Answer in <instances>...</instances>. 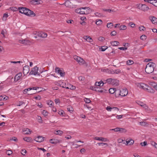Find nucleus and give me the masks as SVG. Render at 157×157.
<instances>
[{"instance_id":"14","label":"nucleus","mask_w":157,"mask_h":157,"mask_svg":"<svg viewBox=\"0 0 157 157\" xmlns=\"http://www.w3.org/2000/svg\"><path fill=\"white\" fill-rule=\"evenodd\" d=\"M28 11H27L28 14H27L26 15L31 17H34L36 16V14L33 11L29 9Z\"/></svg>"},{"instance_id":"2","label":"nucleus","mask_w":157,"mask_h":157,"mask_svg":"<svg viewBox=\"0 0 157 157\" xmlns=\"http://www.w3.org/2000/svg\"><path fill=\"white\" fill-rule=\"evenodd\" d=\"M116 91L119 94V95L122 97L126 96L128 92V90L126 88L121 90H118Z\"/></svg>"},{"instance_id":"21","label":"nucleus","mask_w":157,"mask_h":157,"mask_svg":"<svg viewBox=\"0 0 157 157\" xmlns=\"http://www.w3.org/2000/svg\"><path fill=\"white\" fill-rule=\"evenodd\" d=\"M117 91V90H116V88H111L109 89V92L111 94H113L114 93L116 94L117 93V92L116 91Z\"/></svg>"},{"instance_id":"47","label":"nucleus","mask_w":157,"mask_h":157,"mask_svg":"<svg viewBox=\"0 0 157 157\" xmlns=\"http://www.w3.org/2000/svg\"><path fill=\"white\" fill-rule=\"evenodd\" d=\"M84 101L86 103H89L91 102L90 99L88 98H84Z\"/></svg>"},{"instance_id":"54","label":"nucleus","mask_w":157,"mask_h":157,"mask_svg":"<svg viewBox=\"0 0 157 157\" xmlns=\"http://www.w3.org/2000/svg\"><path fill=\"white\" fill-rule=\"evenodd\" d=\"M95 15L96 16H97L98 17H101L102 16V14L101 13H99L98 12L95 13H94Z\"/></svg>"},{"instance_id":"1","label":"nucleus","mask_w":157,"mask_h":157,"mask_svg":"<svg viewBox=\"0 0 157 157\" xmlns=\"http://www.w3.org/2000/svg\"><path fill=\"white\" fill-rule=\"evenodd\" d=\"M155 64V63L150 62L146 65L145 69V71L147 74H150L152 73L154 70Z\"/></svg>"},{"instance_id":"59","label":"nucleus","mask_w":157,"mask_h":157,"mask_svg":"<svg viewBox=\"0 0 157 157\" xmlns=\"http://www.w3.org/2000/svg\"><path fill=\"white\" fill-rule=\"evenodd\" d=\"M55 101L56 104H57L58 103H60V101L59 99L57 98L55 99Z\"/></svg>"},{"instance_id":"26","label":"nucleus","mask_w":157,"mask_h":157,"mask_svg":"<svg viewBox=\"0 0 157 157\" xmlns=\"http://www.w3.org/2000/svg\"><path fill=\"white\" fill-rule=\"evenodd\" d=\"M110 43L112 45L115 46H118L120 44L119 42L117 41H111Z\"/></svg>"},{"instance_id":"51","label":"nucleus","mask_w":157,"mask_h":157,"mask_svg":"<svg viewBox=\"0 0 157 157\" xmlns=\"http://www.w3.org/2000/svg\"><path fill=\"white\" fill-rule=\"evenodd\" d=\"M29 89H30V87L24 90L23 91V93L24 94H26L27 93L28 91L31 90H29Z\"/></svg>"},{"instance_id":"33","label":"nucleus","mask_w":157,"mask_h":157,"mask_svg":"<svg viewBox=\"0 0 157 157\" xmlns=\"http://www.w3.org/2000/svg\"><path fill=\"white\" fill-rule=\"evenodd\" d=\"M23 140L25 141H26L28 142H29L31 140V138L30 137H25L23 139Z\"/></svg>"},{"instance_id":"27","label":"nucleus","mask_w":157,"mask_h":157,"mask_svg":"<svg viewBox=\"0 0 157 157\" xmlns=\"http://www.w3.org/2000/svg\"><path fill=\"white\" fill-rule=\"evenodd\" d=\"M104 90L105 91L106 90L100 87H97L96 91L102 93L104 92Z\"/></svg>"},{"instance_id":"31","label":"nucleus","mask_w":157,"mask_h":157,"mask_svg":"<svg viewBox=\"0 0 157 157\" xmlns=\"http://www.w3.org/2000/svg\"><path fill=\"white\" fill-rule=\"evenodd\" d=\"M113 79V78H107L106 80L105 81L108 84L111 85Z\"/></svg>"},{"instance_id":"63","label":"nucleus","mask_w":157,"mask_h":157,"mask_svg":"<svg viewBox=\"0 0 157 157\" xmlns=\"http://www.w3.org/2000/svg\"><path fill=\"white\" fill-rule=\"evenodd\" d=\"M27 151L25 149H22L21 150V154L24 155H25V154L26 153Z\"/></svg>"},{"instance_id":"49","label":"nucleus","mask_w":157,"mask_h":157,"mask_svg":"<svg viewBox=\"0 0 157 157\" xmlns=\"http://www.w3.org/2000/svg\"><path fill=\"white\" fill-rule=\"evenodd\" d=\"M102 21L101 20H99L98 21H97L96 22V24L97 25H100L102 24Z\"/></svg>"},{"instance_id":"48","label":"nucleus","mask_w":157,"mask_h":157,"mask_svg":"<svg viewBox=\"0 0 157 157\" xmlns=\"http://www.w3.org/2000/svg\"><path fill=\"white\" fill-rule=\"evenodd\" d=\"M139 30L140 31H145L146 30V28L143 26H141L139 27Z\"/></svg>"},{"instance_id":"44","label":"nucleus","mask_w":157,"mask_h":157,"mask_svg":"<svg viewBox=\"0 0 157 157\" xmlns=\"http://www.w3.org/2000/svg\"><path fill=\"white\" fill-rule=\"evenodd\" d=\"M107 70L108 71V72L110 74H115V72L114 71V70L111 69L110 70H109L108 69H107Z\"/></svg>"},{"instance_id":"18","label":"nucleus","mask_w":157,"mask_h":157,"mask_svg":"<svg viewBox=\"0 0 157 157\" xmlns=\"http://www.w3.org/2000/svg\"><path fill=\"white\" fill-rule=\"evenodd\" d=\"M84 39L89 42H92L93 41V40L90 36H85L84 37Z\"/></svg>"},{"instance_id":"23","label":"nucleus","mask_w":157,"mask_h":157,"mask_svg":"<svg viewBox=\"0 0 157 157\" xmlns=\"http://www.w3.org/2000/svg\"><path fill=\"white\" fill-rule=\"evenodd\" d=\"M5 83L6 84V86H8L11 85L12 82L11 79L10 78H8L5 82Z\"/></svg>"},{"instance_id":"64","label":"nucleus","mask_w":157,"mask_h":157,"mask_svg":"<svg viewBox=\"0 0 157 157\" xmlns=\"http://www.w3.org/2000/svg\"><path fill=\"white\" fill-rule=\"evenodd\" d=\"M145 109L148 110V107L146 104H144V105L143 106Z\"/></svg>"},{"instance_id":"17","label":"nucleus","mask_w":157,"mask_h":157,"mask_svg":"<svg viewBox=\"0 0 157 157\" xmlns=\"http://www.w3.org/2000/svg\"><path fill=\"white\" fill-rule=\"evenodd\" d=\"M22 76L21 73H19L17 74L14 77V80L16 81H18Z\"/></svg>"},{"instance_id":"28","label":"nucleus","mask_w":157,"mask_h":157,"mask_svg":"<svg viewBox=\"0 0 157 157\" xmlns=\"http://www.w3.org/2000/svg\"><path fill=\"white\" fill-rule=\"evenodd\" d=\"M149 85L151 86L153 88L155 89L156 86L157 85V83L153 81L150 82Z\"/></svg>"},{"instance_id":"4","label":"nucleus","mask_w":157,"mask_h":157,"mask_svg":"<svg viewBox=\"0 0 157 157\" xmlns=\"http://www.w3.org/2000/svg\"><path fill=\"white\" fill-rule=\"evenodd\" d=\"M74 59L80 65H83L86 63V62L85 60L82 58L76 56H74Z\"/></svg>"},{"instance_id":"58","label":"nucleus","mask_w":157,"mask_h":157,"mask_svg":"<svg viewBox=\"0 0 157 157\" xmlns=\"http://www.w3.org/2000/svg\"><path fill=\"white\" fill-rule=\"evenodd\" d=\"M7 98L8 97H4V96L3 97L2 96H0V99L1 100H6L7 99Z\"/></svg>"},{"instance_id":"34","label":"nucleus","mask_w":157,"mask_h":157,"mask_svg":"<svg viewBox=\"0 0 157 157\" xmlns=\"http://www.w3.org/2000/svg\"><path fill=\"white\" fill-rule=\"evenodd\" d=\"M85 10L83 11V10H81L80 12V14H87L88 13V10L86 9Z\"/></svg>"},{"instance_id":"45","label":"nucleus","mask_w":157,"mask_h":157,"mask_svg":"<svg viewBox=\"0 0 157 157\" xmlns=\"http://www.w3.org/2000/svg\"><path fill=\"white\" fill-rule=\"evenodd\" d=\"M113 26V24L112 23H108L107 24V26L108 28H111Z\"/></svg>"},{"instance_id":"39","label":"nucleus","mask_w":157,"mask_h":157,"mask_svg":"<svg viewBox=\"0 0 157 157\" xmlns=\"http://www.w3.org/2000/svg\"><path fill=\"white\" fill-rule=\"evenodd\" d=\"M151 145L154 146L155 148L157 149V144L154 141H151Z\"/></svg>"},{"instance_id":"16","label":"nucleus","mask_w":157,"mask_h":157,"mask_svg":"<svg viewBox=\"0 0 157 157\" xmlns=\"http://www.w3.org/2000/svg\"><path fill=\"white\" fill-rule=\"evenodd\" d=\"M119 81L117 79H113L111 85L114 86H117L119 85Z\"/></svg>"},{"instance_id":"40","label":"nucleus","mask_w":157,"mask_h":157,"mask_svg":"<svg viewBox=\"0 0 157 157\" xmlns=\"http://www.w3.org/2000/svg\"><path fill=\"white\" fill-rule=\"evenodd\" d=\"M134 63V62L131 60H129L126 62V64L127 65H130Z\"/></svg>"},{"instance_id":"50","label":"nucleus","mask_w":157,"mask_h":157,"mask_svg":"<svg viewBox=\"0 0 157 157\" xmlns=\"http://www.w3.org/2000/svg\"><path fill=\"white\" fill-rule=\"evenodd\" d=\"M37 119L38 122L40 123L43 122V121L41 117L38 116L37 117Z\"/></svg>"},{"instance_id":"11","label":"nucleus","mask_w":157,"mask_h":157,"mask_svg":"<svg viewBox=\"0 0 157 157\" xmlns=\"http://www.w3.org/2000/svg\"><path fill=\"white\" fill-rule=\"evenodd\" d=\"M149 19L153 24H155L157 23V18L153 16H150L149 17Z\"/></svg>"},{"instance_id":"61","label":"nucleus","mask_w":157,"mask_h":157,"mask_svg":"<svg viewBox=\"0 0 157 157\" xmlns=\"http://www.w3.org/2000/svg\"><path fill=\"white\" fill-rule=\"evenodd\" d=\"M98 40L99 41L102 42L105 40V38L103 37H100L98 38Z\"/></svg>"},{"instance_id":"36","label":"nucleus","mask_w":157,"mask_h":157,"mask_svg":"<svg viewBox=\"0 0 157 157\" xmlns=\"http://www.w3.org/2000/svg\"><path fill=\"white\" fill-rule=\"evenodd\" d=\"M108 48V47L106 46H103L101 47V48H99V50H101V51L104 52Z\"/></svg>"},{"instance_id":"12","label":"nucleus","mask_w":157,"mask_h":157,"mask_svg":"<svg viewBox=\"0 0 157 157\" xmlns=\"http://www.w3.org/2000/svg\"><path fill=\"white\" fill-rule=\"evenodd\" d=\"M63 83H62V86H61V84L60 85V86H62L63 88H65L67 89H70L71 90H75V87L72 85L70 84L68 86H64V85L63 86Z\"/></svg>"},{"instance_id":"35","label":"nucleus","mask_w":157,"mask_h":157,"mask_svg":"<svg viewBox=\"0 0 157 157\" xmlns=\"http://www.w3.org/2000/svg\"><path fill=\"white\" fill-rule=\"evenodd\" d=\"M120 30H125L127 29V27L125 25H121L119 27Z\"/></svg>"},{"instance_id":"30","label":"nucleus","mask_w":157,"mask_h":157,"mask_svg":"<svg viewBox=\"0 0 157 157\" xmlns=\"http://www.w3.org/2000/svg\"><path fill=\"white\" fill-rule=\"evenodd\" d=\"M63 133V132L61 130H58L54 132V133L56 135H62Z\"/></svg>"},{"instance_id":"43","label":"nucleus","mask_w":157,"mask_h":157,"mask_svg":"<svg viewBox=\"0 0 157 157\" xmlns=\"http://www.w3.org/2000/svg\"><path fill=\"white\" fill-rule=\"evenodd\" d=\"M29 3L31 5H36V0H30L29 1Z\"/></svg>"},{"instance_id":"20","label":"nucleus","mask_w":157,"mask_h":157,"mask_svg":"<svg viewBox=\"0 0 157 157\" xmlns=\"http://www.w3.org/2000/svg\"><path fill=\"white\" fill-rule=\"evenodd\" d=\"M134 143V141L132 139H130L127 140L126 141V145H132Z\"/></svg>"},{"instance_id":"3","label":"nucleus","mask_w":157,"mask_h":157,"mask_svg":"<svg viewBox=\"0 0 157 157\" xmlns=\"http://www.w3.org/2000/svg\"><path fill=\"white\" fill-rule=\"evenodd\" d=\"M39 68L37 66H35L29 72L30 75H37L38 76H40V74L39 72H38Z\"/></svg>"},{"instance_id":"24","label":"nucleus","mask_w":157,"mask_h":157,"mask_svg":"<svg viewBox=\"0 0 157 157\" xmlns=\"http://www.w3.org/2000/svg\"><path fill=\"white\" fill-rule=\"evenodd\" d=\"M19 42V43L22 44H26L27 43H29V40L26 39H22L20 40Z\"/></svg>"},{"instance_id":"32","label":"nucleus","mask_w":157,"mask_h":157,"mask_svg":"<svg viewBox=\"0 0 157 157\" xmlns=\"http://www.w3.org/2000/svg\"><path fill=\"white\" fill-rule=\"evenodd\" d=\"M47 103L48 105H49L50 107H52L53 106V102L51 100H48L47 101Z\"/></svg>"},{"instance_id":"57","label":"nucleus","mask_w":157,"mask_h":157,"mask_svg":"<svg viewBox=\"0 0 157 157\" xmlns=\"http://www.w3.org/2000/svg\"><path fill=\"white\" fill-rule=\"evenodd\" d=\"M156 0H150L149 3L154 5V3L156 2Z\"/></svg>"},{"instance_id":"52","label":"nucleus","mask_w":157,"mask_h":157,"mask_svg":"<svg viewBox=\"0 0 157 157\" xmlns=\"http://www.w3.org/2000/svg\"><path fill=\"white\" fill-rule=\"evenodd\" d=\"M98 145L99 146L101 145V146H103L104 145H106V146H108L107 144L106 143H102V142L98 143Z\"/></svg>"},{"instance_id":"41","label":"nucleus","mask_w":157,"mask_h":157,"mask_svg":"<svg viewBox=\"0 0 157 157\" xmlns=\"http://www.w3.org/2000/svg\"><path fill=\"white\" fill-rule=\"evenodd\" d=\"M23 9H24V11L23 12V14H24L25 15L28 14L27 11H28V10H29V9L26 8V7L22 8Z\"/></svg>"},{"instance_id":"15","label":"nucleus","mask_w":157,"mask_h":157,"mask_svg":"<svg viewBox=\"0 0 157 157\" xmlns=\"http://www.w3.org/2000/svg\"><path fill=\"white\" fill-rule=\"evenodd\" d=\"M148 92L151 93H154L155 92V90L152 88L150 87L148 85H147V87L146 88L145 90Z\"/></svg>"},{"instance_id":"60","label":"nucleus","mask_w":157,"mask_h":157,"mask_svg":"<svg viewBox=\"0 0 157 157\" xmlns=\"http://www.w3.org/2000/svg\"><path fill=\"white\" fill-rule=\"evenodd\" d=\"M137 103L138 105H140L142 107L144 105V103L143 102L140 101H138Z\"/></svg>"},{"instance_id":"25","label":"nucleus","mask_w":157,"mask_h":157,"mask_svg":"<svg viewBox=\"0 0 157 157\" xmlns=\"http://www.w3.org/2000/svg\"><path fill=\"white\" fill-rule=\"evenodd\" d=\"M104 84V83L102 81H101L99 82H96L95 83V85L96 86L100 87L102 86Z\"/></svg>"},{"instance_id":"8","label":"nucleus","mask_w":157,"mask_h":157,"mask_svg":"<svg viewBox=\"0 0 157 157\" xmlns=\"http://www.w3.org/2000/svg\"><path fill=\"white\" fill-rule=\"evenodd\" d=\"M30 68L28 66H26L23 68V73L24 75L27 74L29 71Z\"/></svg>"},{"instance_id":"42","label":"nucleus","mask_w":157,"mask_h":157,"mask_svg":"<svg viewBox=\"0 0 157 157\" xmlns=\"http://www.w3.org/2000/svg\"><path fill=\"white\" fill-rule=\"evenodd\" d=\"M48 112L45 110H43L42 113V114L44 116L46 117L48 116Z\"/></svg>"},{"instance_id":"29","label":"nucleus","mask_w":157,"mask_h":157,"mask_svg":"<svg viewBox=\"0 0 157 157\" xmlns=\"http://www.w3.org/2000/svg\"><path fill=\"white\" fill-rule=\"evenodd\" d=\"M118 132L120 133H124L127 132V130L124 128H119Z\"/></svg>"},{"instance_id":"37","label":"nucleus","mask_w":157,"mask_h":157,"mask_svg":"<svg viewBox=\"0 0 157 157\" xmlns=\"http://www.w3.org/2000/svg\"><path fill=\"white\" fill-rule=\"evenodd\" d=\"M67 109L68 111L70 113H72L73 112L72 108L71 106H68L67 108Z\"/></svg>"},{"instance_id":"62","label":"nucleus","mask_w":157,"mask_h":157,"mask_svg":"<svg viewBox=\"0 0 157 157\" xmlns=\"http://www.w3.org/2000/svg\"><path fill=\"white\" fill-rule=\"evenodd\" d=\"M64 112V111L62 110H60L59 111L58 113L59 114L62 115L63 116V114Z\"/></svg>"},{"instance_id":"6","label":"nucleus","mask_w":157,"mask_h":157,"mask_svg":"<svg viewBox=\"0 0 157 157\" xmlns=\"http://www.w3.org/2000/svg\"><path fill=\"white\" fill-rule=\"evenodd\" d=\"M136 85L138 87L144 90H145L146 87H147V85L143 83H137Z\"/></svg>"},{"instance_id":"38","label":"nucleus","mask_w":157,"mask_h":157,"mask_svg":"<svg viewBox=\"0 0 157 157\" xmlns=\"http://www.w3.org/2000/svg\"><path fill=\"white\" fill-rule=\"evenodd\" d=\"M40 36L41 37L45 38L47 37V34L45 33L42 32L40 33Z\"/></svg>"},{"instance_id":"10","label":"nucleus","mask_w":157,"mask_h":157,"mask_svg":"<svg viewBox=\"0 0 157 157\" xmlns=\"http://www.w3.org/2000/svg\"><path fill=\"white\" fill-rule=\"evenodd\" d=\"M62 142L61 140H59L57 139H51L49 140V142L53 144H56L57 143H60Z\"/></svg>"},{"instance_id":"13","label":"nucleus","mask_w":157,"mask_h":157,"mask_svg":"<svg viewBox=\"0 0 157 157\" xmlns=\"http://www.w3.org/2000/svg\"><path fill=\"white\" fill-rule=\"evenodd\" d=\"M44 137H42L41 136H38L35 137L34 140L36 142L40 143L44 141Z\"/></svg>"},{"instance_id":"7","label":"nucleus","mask_w":157,"mask_h":157,"mask_svg":"<svg viewBox=\"0 0 157 157\" xmlns=\"http://www.w3.org/2000/svg\"><path fill=\"white\" fill-rule=\"evenodd\" d=\"M86 9L88 10V13H90L91 12V10L88 7H85L78 8L75 10V11L76 13L80 14V11H81V10H86Z\"/></svg>"},{"instance_id":"53","label":"nucleus","mask_w":157,"mask_h":157,"mask_svg":"<svg viewBox=\"0 0 157 157\" xmlns=\"http://www.w3.org/2000/svg\"><path fill=\"white\" fill-rule=\"evenodd\" d=\"M24 7H19L18 10L20 13L23 14V12L24 11V9H22V8H24Z\"/></svg>"},{"instance_id":"46","label":"nucleus","mask_w":157,"mask_h":157,"mask_svg":"<svg viewBox=\"0 0 157 157\" xmlns=\"http://www.w3.org/2000/svg\"><path fill=\"white\" fill-rule=\"evenodd\" d=\"M147 38V37L146 35H143L140 36V39H141V40H146Z\"/></svg>"},{"instance_id":"5","label":"nucleus","mask_w":157,"mask_h":157,"mask_svg":"<svg viewBox=\"0 0 157 157\" xmlns=\"http://www.w3.org/2000/svg\"><path fill=\"white\" fill-rule=\"evenodd\" d=\"M63 70L62 68L60 69L58 67H56L55 68V72L59 74L61 77H63L65 75V72H63Z\"/></svg>"},{"instance_id":"9","label":"nucleus","mask_w":157,"mask_h":157,"mask_svg":"<svg viewBox=\"0 0 157 157\" xmlns=\"http://www.w3.org/2000/svg\"><path fill=\"white\" fill-rule=\"evenodd\" d=\"M149 7L145 4H141L140 10L145 12L148 11L149 9Z\"/></svg>"},{"instance_id":"19","label":"nucleus","mask_w":157,"mask_h":157,"mask_svg":"<svg viewBox=\"0 0 157 157\" xmlns=\"http://www.w3.org/2000/svg\"><path fill=\"white\" fill-rule=\"evenodd\" d=\"M95 140L101 141H105L107 139L102 137H96L94 138Z\"/></svg>"},{"instance_id":"55","label":"nucleus","mask_w":157,"mask_h":157,"mask_svg":"<svg viewBox=\"0 0 157 157\" xmlns=\"http://www.w3.org/2000/svg\"><path fill=\"white\" fill-rule=\"evenodd\" d=\"M11 10L13 11H16L18 10V8H17L16 7H12V8H10Z\"/></svg>"},{"instance_id":"22","label":"nucleus","mask_w":157,"mask_h":157,"mask_svg":"<svg viewBox=\"0 0 157 157\" xmlns=\"http://www.w3.org/2000/svg\"><path fill=\"white\" fill-rule=\"evenodd\" d=\"M23 131L24 134H29L30 133L31 131L28 128H24L23 129Z\"/></svg>"},{"instance_id":"56","label":"nucleus","mask_w":157,"mask_h":157,"mask_svg":"<svg viewBox=\"0 0 157 157\" xmlns=\"http://www.w3.org/2000/svg\"><path fill=\"white\" fill-rule=\"evenodd\" d=\"M117 34V32L115 31H112L110 33V35L112 36H115Z\"/></svg>"}]
</instances>
